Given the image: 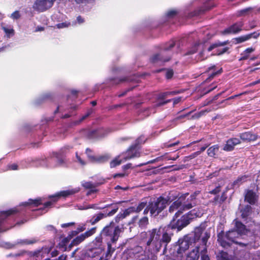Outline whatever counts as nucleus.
<instances>
[{"mask_svg": "<svg viewBox=\"0 0 260 260\" xmlns=\"http://www.w3.org/2000/svg\"><path fill=\"white\" fill-rule=\"evenodd\" d=\"M170 56L164 57L161 54L156 53L152 55L150 58V61L152 63H155L159 62H165L170 60Z\"/></svg>", "mask_w": 260, "mask_h": 260, "instance_id": "obj_28", "label": "nucleus"}, {"mask_svg": "<svg viewBox=\"0 0 260 260\" xmlns=\"http://www.w3.org/2000/svg\"><path fill=\"white\" fill-rule=\"evenodd\" d=\"M248 177V175H244L242 176H239L236 180L234 181L232 183V186L233 187L237 186H240L242 183H244L247 181V179Z\"/></svg>", "mask_w": 260, "mask_h": 260, "instance_id": "obj_37", "label": "nucleus"}, {"mask_svg": "<svg viewBox=\"0 0 260 260\" xmlns=\"http://www.w3.org/2000/svg\"><path fill=\"white\" fill-rule=\"evenodd\" d=\"M70 240L68 237L63 238L58 244V248L63 251H70L73 247V245H71V242L69 244Z\"/></svg>", "mask_w": 260, "mask_h": 260, "instance_id": "obj_24", "label": "nucleus"}, {"mask_svg": "<svg viewBox=\"0 0 260 260\" xmlns=\"http://www.w3.org/2000/svg\"><path fill=\"white\" fill-rule=\"evenodd\" d=\"M140 149L141 147H138V146L133 144L121 155H123L124 161L135 157H139L140 156Z\"/></svg>", "mask_w": 260, "mask_h": 260, "instance_id": "obj_9", "label": "nucleus"}, {"mask_svg": "<svg viewBox=\"0 0 260 260\" xmlns=\"http://www.w3.org/2000/svg\"><path fill=\"white\" fill-rule=\"evenodd\" d=\"M147 138L145 137L144 135H141L137 138L134 144L138 146V147H141L140 145L141 144H144L147 141Z\"/></svg>", "mask_w": 260, "mask_h": 260, "instance_id": "obj_47", "label": "nucleus"}, {"mask_svg": "<svg viewBox=\"0 0 260 260\" xmlns=\"http://www.w3.org/2000/svg\"><path fill=\"white\" fill-rule=\"evenodd\" d=\"M175 46V41L171 40L168 42L166 43L164 47V50L165 51H168L172 49Z\"/></svg>", "mask_w": 260, "mask_h": 260, "instance_id": "obj_48", "label": "nucleus"}, {"mask_svg": "<svg viewBox=\"0 0 260 260\" xmlns=\"http://www.w3.org/2000/svg\"><path fill=\"white\" fill-rule=\"evenodd\" d=\"M118 203H113L110 204H107L105 205V206L102 207L104 208V209L107 208H111L112 209L110 211H109L108 213H106V214L109 216H111L113 215H114L118 211L119 207L118 206Z\"/></svg>", "mask_w": 260, "mask_h": 260, "instance_id": "obj_31", "label": "nucleus"}, {"mask_svg": "<svg viewBox=\"0 0 260 260\" xmlns=\"http://www.w3.org/2000/svg\"><path fill=\"white\" fill-rule=\"evenodd\" d=\"M167 196L166 198L160 196L156 198H152L148 202L149 209L151 210V216L156 217L161 213L173 200Z\"/></svg>", "mask_w": 260, "mask_h": 260, "instance_id": "obj_2", "label": "nucleus"}, {"mask_svg": "<svg viewBox=\"0 0 260 260\" xmlns=\"http://www.w3.org/2000/svg\"><path fill=\"white\" fill-rule=\"evenodd\" d=\"M78 231L76 230L75 231H71L68 235L67 236V237L70 239L71 240L72 238H73V237H75V236H77L78 234Z\"/></svg>", "mask_w": 260, "mask_h": 260, "instance_id": "obj_62", "label": "nucleus"}, {"mask_svg": "<svg viewBox=\"0 0 260 260\" xmlns=\"http://www.w3.org/2000/svg\"><path fill=\"white\" fill-rule=\"evenodd\" d=\"M220 199V205L222 204L227 199V196L225 191L222 192L221 196L219 197Z\"/></svg>", "mask_w": 260, "mask_h": 260, "instance_id": "obj_58", "label": "nucleus"}, {"mask_svg": "<svg viewBox=\"0 0 260 260\" xmlns=\"http://www.w3.org/2000/svg\"><path fill=\"white\" fill-rule=\"evenodd\" d=\"M219 150V146L218 145H214L209 147L207 150V154L210 157H214L216 153Z\"/></svg>", "mask_w": 260, "mask_h": 260, "instance_id": "obj_40", "label": "nucleus"}, {"mask_svg": "<svg viewBox=\"0 0 260 260\" xmlns=\"http://www.w3.org/2000/svg\"><path fill=\"white\" fill-rule=\"evenodd\" d=\"M204 231V228L201 226L197 227L194 230V235L193 237H191V243L193 242L196 245L200 244L201 243V237Z\"/></svg>", "mask_w": 260, "mask_h": 260, "instance_id": "obj_25", "label": "nucleus"}, {"mask_svg": "<svg viewBox=\"0 0 260 260\" xmlns=\"http://www.w3.org/2000/svg\"><path fill=\"white\" fill-rule=\"evenodd\" d=\"M200 246L196 245L195 248L187 254L186 260H198L200 257Z\"/></svg>", "mask_w": 260, "mask_h": 260, "instance_id": "obj_27", "label": "nucleus"}, {"mask_svg": "<svg viewBox=\"0 0 260 260\" xmlns=\"http://www.w3.org/2000/svg\"><path fill=\"white\" fill-rule=\"evenodd\" d=\"M178 93H179V92L176 91H167V92H162V93H159L158 95L157 99L158 100H164L168 95H175Z\"/></svg>", "mask_w": 260, "mask_h": 260, "instance_id": "obj_44", "label": "nucleus"}, {"mask_svg": "<svg viewBox=\"0 0 260 260\" xmlns=\"http://www.w3.org/2000/svg\"><path fill=\"white\" fill-rule=\"evenodd\" d=\"M51 0H36L32 6L34 10L39 12H44L53 6Z\"/></svg>", "mask_w": 260, "mask_h": 260, "instance_id": "obj_11", "label": "nucleus"}, {"mask_svg": "<svg viewBox=\"0 0 260 260\" xmlns=\"http://www.w3.org/2000/svg\"><path fill=\"white\" fill-rule=\"evenodd\" d=\"M229 49H230V48L228 47H224L222 49L218 48L216 50V52L215 54L217 55H218V56L221 55L223 54L224 53L228 52Z\"/></svg>", "mask_w": 260, "mask_h": 260, "instance_id": "obj_54", "label": "nucleus"}, {"mask_svg": "<svg viewBox=\"0 0 260 260\" xmlns=\"http://www.w3.org/2000/svg\"><path fill=\"white\" fill-rule=\"evenodd\" d=\"M258 196L252 189L246 190L244 196V200L250 205H254L257 201Z\"/></svg>", "mask_w": 260, "mask_h": 260, "instance_id": "obj_21", "label": "nucleus"}, {"mask_svg": "<svg viewBox=\"0 0 260 260\" xmlns=\"http://www.w3.org/2000/svg\"><path fill=\"white\" fill-rule=\"evenodd\" d=\"M189 195V193L187 192L181 195L178 199L173 202V203L170 206L169 208V212L172 213L175 211L180 209L182 207V205L186 198Z\"/></svg>", "mask_w": 260, "mask_h": 260, "instance_id": "obj_15", "label": "nucleus"}, {"mask_svg": "<svg viewBox=\"0 0 260 260\" xmlns=\"http://www.w3.org/2000/svg\"><path fill=\"white\" fill-rule=\"evenodd\" d=\"M147 204H148L147 202H141L140 203H139L138 205L137 206H136V210H137V213L140 212L143 209H144Z\"/></svg>", "mask_w": 260, "mask_h": 260, "instance_id": "obj_53", "label": "nucleus"}, {"mask_svg": "<svg viewBox=\"0 0 260 260\" xmlns=\"http://www.w3.org/2000/svg\"><path fill=\"white\" fill-rule=\"evenodd\" d=\"M214 6L211 4V2H208L204 4V5L191 12L190 14L191 17L197 16L205 13L206 11H209Z\"/></svg>", "mask_w": 260, "mask_h": 260, "instance_id": "obj_17", "label": "nucleus"}, {"mask_svg": "<svg viewBox=\"0 0 260 260\" xmlns=\"http://www.w3.org/2000/svg\"><path fill=\"white\" fill-rule=\"evenodd\" d=\"M199 155H200V152L196 151L188 156H185V160L191 159H193V158L196 157L197 156H198Z\"/></svg>", "mask_w": 260, "mask_h": 260, "instance_id": "obj_60", "label": "nucleus"}, {"mask_svg": "<svg viewBox=\"0 0 260 260\" xmlns=\"http://www.w3.org/2000/svg\"><path fill=\"white\" fill-rule=\"evenodd\" d=\"M126 78H111L110 79V80L112 82L111 84L114 85H117L120 83L123 82L125 81H126Z\"/></svg>", "mask_w": 260, "mask_h": 260, "instance_id": "obj_51", "label": "nucleus"}, {"mask_svg": "<svg viewBox=\"0 0 260 260\" xmlns=\"http://www.w3.org/2000/svg\"><path fill=\"white\" fill-rule=\"evenodd\" d=\"M172 230L169 224L162 230L160 229V244L161 248L164 245L165 249H166L168 244L171 241L172 237L174 235L172 231Z\"/></svg>", "mask_w": 260, "mask_h": 260, "instance_id": "obj_8", "label": "nucleus"}, {"mask_svg": "<svg viewBox=\"0 0 260 260\" xmlns=\"http://www.w3.org/2000/svg\"><path fill=\"white\" fill-rule=\"evenodd\" d=\"M120 155L117 156L114 159H113L112 161H111L110 163V166L111 168H115L117 166L120 165L122 162L125 161L124 160V157L122 159H119Z\"/></svg>", "mask_w": 260, "mask_h": 260, "instance_id": "obj_43", "label": "nucleus"}, {"mask_svg": "<svg viewBox=\"0 0 260 260\" xmlns=\"http://www.w3.org/2000/svg\"><path fill=\"white\" fill-rule=\"evenodd\" d=\"M102 235H103L100 234V235L96 237L93 241H94L95 242H96L98 244L103 245Z\"/></svg>", "mask_w": 260, "mask_h": 260, "instance_id": "obj_63", "label": "nucleus"}, {"mask_svg": "<svg viewBox=\"0 0 260 260\" xmlns=\"http://www.w3.org/2000/svg\"><path fill=\"white\" fill-rule=\"evenodd\" d=\"M230 43V42L229 40H226L223 42H220V41H217L215 43L212 44L207 49V50L208 52L211 51L213 49L219 48L221 46H224Z\"/></svg>", "mask_w": 260, "mask_h": 260, "instance_id": "obj_34", "label": "nucleus"}, {"mask_svg": "<svg viewBox=\"0 0 260 260\" xmlns=\"http://www.w3.org/2000/svg\"><path fill=\"white\" fill-rule=\"evenodd\" d=\"M135 212L137 213V210H136V207H130L124 211L123 213L120 215V217L119 218L121 217L122 218H124L126 216L129 215L130 214Z\"/></svg>", "mask_w": 260, "mask_h": 260, "instance_id": "obj_38", "label": "nucleus"}, {"mask_svg": "<svg viewBox=\"0 0 260 260\" xmlns=\"http://www.w3.org/2000/svg\"><path fill=\"white\" fill-rule=\"evenodd\" d=\"M88 139H98L105 136L104 130L102 128L89 131L86 135Z\"/></svg>", "mask_w": 260, "mask_h": 260, "instance_id": "obj_18", "label": "nucleus"}, {"mask_svg": "<svg viewBox=\"0 0 260 260\" xmlns=\"http://www.w3.org/2000/svg\"><path fill=\"white\" fill-rule=\"evenodd\" d=\"M220 95H221V93H218L217 94L215 95L214 97H213L212 98H210L209 99H206L204 102L203 106H205L208 105L209 104L211 103L213 101L216 100Z\"/></svg>", "mask_w": 260, "mask_h": 260, "instance_id": "obj_49", "label": "nucleus"}, {"mask_svg": "<svg viewBox=\"0 0 260 260\" xmlns=\"http://www.w3.org/2000/svg\"><path fill=\"white\" fill-rule=\"evenodd\" d=\"M109 216L106 213H103L102 212H99L96 214L94 215L91 219L89 220V222L91 225H94L96 223H98L101 220L106 218Z\"/></svg>", "mask_w": 260, "mask_h": 260, "instance_id": "obj_30", "label": "nucleus"}, {"mask_svg": "<svg viewBox=\"0 0 260 260\" xmlns=\"http://www.w3.org/2000/svg\"><path fill=\"white\" fill-rule=\"evenodd\" d=\"M210 71H212V72L209 74V77L206 80V81L212 79L215 76L220 75L222 73L223 71L222 68H220L218 70H216V66L215 65H212L211 67L208 68L206 71V73H209Z\"/></svg>", "mask_w": 260, "mask_h": 260, "instance_id": "obj_29", "label": "nucleus"}, {"mask_svg": "<svg viewBox=\"0 0 260 260\" xmlns=\"http://www.w3.org/2000/svg\"><path fill=\"white\" fill-rule=\"evenodd\" d=\"M221 191V186L218 185L214 189L209 191V193L214 195H217Z\"/></svg>", "mask_w": 260, "mask_h": 260, "instance_id": "obj_56", "label": "nucleus"}, {"mask_svg": "<svg viewBox=\"0 0 260 260\" xmlns=\"http://www.w3.org/2000/svg\"><path fill=\"white\" fill-rule=\"evenodd\" d=\"M96 231V227L92 228L91 229L86 231L84 233L80 234L79 236L76 237L75 238L71 241V245L77 246L82 242H83L86 239L91 237L94 235Z\"/></svg>", "mask_w": 260, "mask_h": 260, "instance_id": "obj_10", "label": "nucleus"}, {"mask_svg": "<svg viewBox=\"0 0 260 260\" xmlns=\"http://www.w3.org/2000/svg\"><path fill=\"white\" fill-rule=\"evenodd\" d=\"M178 13L177 10L174 9H171L169 10L166 13V16L169 18H173L176 16Z\"/></svg>", "mask_w": 260, "mask_h": 260, "instance_id": "obj_55", "label": "nucleus"}, {"mask_svg": "<svg viewBox=\"0 0 260 260\" xmlns=\"http://www.w3.org/2000/svg\"><path fill=\"white\" fill-rule=\"evenodd\" d=\"M121 229L119 226H115L113 221H111L108 225L105 226L101 232V234L105 237H110V238L118 239Z\"/></svg>", "mask_w": 260, "mask_h": 260, "instance_id": "obj_5", "label": "nucleus"}, {"mask_svg": "<svg viewBox=\"0 0 260 260\" xmlns=\"http://www.w3.org/2000/svg\"><path fill=\"white\" fill-rule=\"evenodd\" d=\"M247 36H250L249 39L251 38L257 39L260 36V33L258 32V31H256L252 33L247 34Z\"/></svg>", "mask_w": 260, "mask_h": 260, "instance_id": "obj_59", "label": "nucleus"}, {"mask_svg": "<svg viewBox=\"0 0 260 260\" xmlns=\"http://www.w3.org/2000/svg\"><path fill=\"white\" fill-rule=\"evenodd\" d=\"M74 193V192L72 190H63L56 193V194L52 196H50L49 198L52 201L53 204L57 202L60 197H67L70 195Z\"/></svg>", "mask_w": 260, "mask_h": 260, "instance_id": "obj_23", "label": "nucleus"}, {"mask_svg": "<svg viewBox=\"0 0 260 260\" xmlns=\"http://www.w3.org/2000/svg\"><path fill=\"white\" fill-rule=\"evenodd\" d=\"M210 237V233L208 232H205L203 237L201 239L200 244H198L200 246V247H204V246H207V243Z\"/></svg>", "mask_w": 260, "mask_h": 260, "instance_id": "obj_42", "label": "nucleus"}, {"mask_svg": "<svg viewBox=\"0 0 260 260\" xmlns=\"http://www.w3.org/2000/svg\"><path fill=\"white\" fill-rule=\"evenodd\" d=\"M11 18L13 19H18L20 18V14L18 11H14L11 15Z\"/></svg>", "mask_w": 260, "mask_h": 260, "instance_id": "obj_64", "label": "nucleus"}, {"mask_svg": "<svg viewBox=\"0 0 260 260\" xmlns=\"http://www.w3.org/2000/svg\"><path fill=\"white\" fill-rule=\"evenodd\" d=\"M217 257L218 260H232L230 257L228 253L224 251L219 252Z\"/></svg>", "mask_w": 260, "mask_h": 260, "instance_id": "obj_46", "label": "nucleus"}, {"mask_svg": "<svg viewBox=\"0 0 260 260\" xmlns=\"http://www.w3.org/2000/svg\"><path fill=\"white\" fill-rule=\"evenodd\" d=\"M210 237V233L208 232H205L203 237L201 239L200 244H198L200 246V247H204V246H207V243Z\"/></svg>", "mask_w": 260, "mask_h": 260, "instance_id": "obj_41", "label": "nucleus"}, {"mask_svg": "<svg viewBox=\"0 0 260 260\" xmlns=\"http://www.w3.org/2000/svg\"><path fill=\"white\" fill-rule=\"evenodd\" d=\"M92 112H93V110L92 109H90L88 110L87 112L81 117V118L80 119V121H82L84 120H85V119H86L88 117H89L92 114Z\"/></svg>", "mask_w": 260, "mask_h": 260, "instance_id": "obj_57", "label": "nucleus"}, {"mask_svg": "<svg viewBox=\"0 0 260 260\" xmlns=\"http://www.w3.org/2000/svg\"><path fill=\"white\" fill-rule=\"evenodd\" d=\"M200 253L201 254V260H210V258L207 253V246L201 247Z\"/></svg>", "mask_w": 260, "mask_h": 260, "instance_id": "obj_39", "label": "nucleus"}, {"mask_svg": "<svg viewBox=\"0 0 260 260\" xmlns=\"http://www.w3.org/2000/svg\"><path fill=\"white\" fill-rule=\"evenodd\" d=\"M123 255L127 259H139L141 256L146 255L141 246L137 245L134 247H127L124 250Z\"/></svg>", "mask_w": 260, "mask_h": 260, "instance_id": "obj_7", "label": "nucleus"}, {"mask_svg": "<svg viewBox=\"0 0 260 260\" xmlns=\"http://www.w3.org/2000/svg\"><path fill=\"white\" fill-rule=\"evenodd\" d=\"M243 26V23L242 22H237L224 29L222 31V34L224 35L237 34L242 30Z\"/></svg>", "mask_w": 260, "mask_h": 260, "instance_id": "obj_16", "label": "nucleus"}, {"mask_svg": "<svg viewBox=\"0 0 260 260\" xmlns=\"http://www.w3.org/2000/svg\"><path fill=\"white\" fill-rule=\"evenodd\" d=\"M239 137L240 140H241L243 142H250L256 141L258 136L251 131H248L239 134Z\"/></svg>", "mask_w": 260, "mask_h": 260, "instance_id": "obj_20", "label": "nucleus"}, {"mask_svg": "<svg viewBox=\"0 0 260 260\" xmlns=\"http://www.w3.org/2000/svg\"><path fill=\"white\" fill-rule=\"evenodd\" d=\"M111 156L109 154H104L98 156H88V160L92 163L103 164L109 160Z\"/></svg>", "mask_w": 260, "mask_h": 260, "instance_id": "obj_19", "label": "nucleus"}, {"mask_svg": "<svg viewBox=\"0 0 260 260\" xmlns=\"http://www.w3.org/2000/svg\"><path fill=\"white\" fill-rule=\"evenodd\" d=\"M218 241L220 245L225 247L230 246L232 243H234L237 239H239L241 235L236 231L232 230L228 232L225 236L221 234L218 235Z\"/></svg>", "mask_w": 260, "mask_h": 260, "instance_id": "obj_4", "label": "nucleus"}, {"mask_svg": "<svg viewBox=\"0 0 260 260\" xmlns=\"http://www.w3.org/2000/svg\"><path fill=\"white\" fill-rule=\"evenodd\" d=\"M254 51V48L249 47L246 49L242 53H241V57L239 60H244L248 59L249 57L250 54Z\"/></svg>", "mask_w": 260, "mask_h": 260, "instance_id": "obj_36", "label": "nucleus"}, {"mask_svg": "<svg viewBox=\"0 0 260 260\" xmlns=\"http://www.w3.org/2000/svg\"><path fill=\"white\" fill-rule=\"evenodd\" d=\"M233 230L241 235V234L244 233L245 231V225L241 221H236Z\"/></svg>", "mask_w": 260, "mask_h": 260, "instance_id": "obj_35", "label": "nucleus"}, {"mask_svg": "<svg viewBox=\"0 0 260 260\" xmlns=\"http://www.w3.org/2000/svg\"><path fill=\"white\" fill-rule=\"evenodd\" d=\"M99 184V183L94 184L90 181H88L83 183L82 184V185L84 188L88 189L91 188H93V186Z\"/></svg>", "mask_w": 260, "mask_h": 260, "instance_id": "obj_52", "label": "nucleus"}, {"mask_svg": "<svg viewBox=\"0 0 260 260\" xmlns=\"http://www.w3.org/2000/svg\"><path fill=\"white\" fill-rule=\"evenodd\" d=\"M201 45H202V43L199 42H196L192 46L187 49V51L185 53L184 55H190L196 53L198 50L199 46Z\"/></svg>", "mask_w": 260, "mask_h": 260, "instance_id": "obj_33", "label": "nucleus"}, {"mask_svg": "<svg viewBox=\"0 0 260 260\" xmlns=\"http://www.w3.org/2000/svg\"><path fill=\"white\" fill-rule=\"evenodd\" d=\"M240 212L241 218L246 220L252 215L253 209L250 205H246L241 208Z\"/></svg>", "mask_w": 260, "mask_h": 260, "instance_id": "obj_26", "label": "nucleus"}, {"mask_svg": "<svg viewBox=\"0 0 260 260\" xmlns=\"http://www.w3.org/2000/svg\"><path fill=\"white\" fill-rule=\"evenodd\" d=\"M178 247L177 252L178 254H182L185 252L191 244V237L186 236L183 239H180L178 241Z\"/></svg>", "mask_w": 260, "mask_h": 260, "instance_id": "obj_13", "label": "nucleus"}, {"mask_svg": "<svg viewBox=\"0 0 260 260\" xmlns=\"http://www.w3.org/2000/svg\"><path fill=\"white\" fill-rule=\"evenodd\" d=\"M105 249L96 248L94 247H88L84 253H82L81 256L77 258L76 260H83V258H93L99 256Z\"/></svg>", "mask_w": 260, "mask_h": 260, "instance_id": "obj_12", "label": "nucleus"}, {"mask_svg": "<svg viewBox=\"0 0 260 260\" xmlns=\"http://www.w3.org/2000/svg\"><path fill=\"white\" fill-rule=\"evenodd\" d=\"M86 229V224L82 223L78 225V227L76 229V230L78 231V233H79L84 231Z\"/></svg>", "mask_w": 260, "mask_h": 260, "instance_id": "obj_61", "label": "nucleus"}, {"mask_svg": "<svg viewBox=\"0 0 260 260\" xmlns=\"http://www.w3.org/2000/svg\"><path fill=\"white\" fill-rule=\"evenodd\" d=\"M241 141L240 139L237 138H230L226 141L223 149L226 151H232L234 150L235 146L241 144Z\"/></svg>", "mask_w": 260, "mask_h": 260, "instance_id": "obj_22", "label": "nucleus"}, {"mask_svg": "<svg viewBox=\"0 0 260 260\" xmlns=\"http://www.w3.org/2000/svg\"><path fill=\"white\" fill-rule=\"evenodd\" d=\"M160 228H154L145 233L147 246H153L154 252H157L161 249L160 244Z\"/></svg>", "mask_w": 260, "mask_h": 260, "instance_id": "obj_3", "label": "nucleus"}, {"mask_svg": "<svg viewBox=\"0 0 260 260\" xmlns=\"http://www.w3.org/2000/svg\"><path fill=\"white\" fill-rule=\"evenodd\" d=\"M249 37L250 36H247V35L237 37L233 39L234 42L235 44H240L247 40H249Z\"/></svg>", "mask_w": 260, "mask_h": 260, "instance_id": "obj_45", "label": "nucleus"}, {"mask_svg": "<svg viewBox=\"0 0 260 260\" xmlns=\"http://www.w3.org/2000/svg\"><path fill=\"white\" fill-rule=\"evenodd\" d=\"M148 224V218L147 217H143L141 218L138 222L139 226L141 228H145Z\"/></svg>", "mask_w": 260, "mask_h": 260, "instance_id": "obj_50", "label": "nucleus"}, {"mask_svg": "<svg viewBox=\"0 0 260 260\" xmlns=\"http://www.w3.org/2000/svg\"><path fill=\"white\" fill-rule=\"evenodd\" d=\"M118 240L115 239V238H110L107 241L106 247L104 248L105 251L99 260H110L116 249L119 247L117 246Z\"/></svg>", "mask_w": 260, "mask_h": 260, "instance_id": "obj_6", "label": "nucleus"}, {"mask_svg": "<svg viewBox=\"0 0 260 260\" xmlns=\"http://www.w3.org/2000/svg\"><path fill=\"white\" fill-rule=\"evenodd\" d=\"M201 193V191L196 190L192 193L188 198H187L186 202L184 201L182 208L183 210H188L191 209L192 207L196 206V199L197 197Z\"/></svg>", "mask_w": 260, "mask_h": 260, "instance_id": "obj_14", "label": "nucleus"}, {"mask_svg": "<svg viewBox=\"0 0 260 260\" xmlns=\"http://www.w3.org/2000/svg\"><path fill=\"white\" fill-rule=\"evenodd\" d=\"M184 211L182 207L179 209L175 213L173 219L169 224L171 228L176 230L177 232L181 231L183 228L189 225L192 219L197 216L196 213L194 212V210H191L179 218Z\"/></svg>", "mask_w": 260, "mask_h": 260, "instance_id": "obj_1", "label": "nucleus"}, {"mask_svg": "<svg viewBox=\"0 0 260 260\" xmlns=\"http://www.w3.org/2000/svg\"><path fill=\"white\" fill-rule=\"evenodd\" d=\"M42 204V201L40 198L34 200L30 199L28 200L27 202L23 203V205L25 206H34V207H36Z\"/></svg>", "mask_w": 260, "mask_h": 260, "instance_id": "obj_32", "label": "nucleus"}]
</instances>
